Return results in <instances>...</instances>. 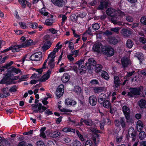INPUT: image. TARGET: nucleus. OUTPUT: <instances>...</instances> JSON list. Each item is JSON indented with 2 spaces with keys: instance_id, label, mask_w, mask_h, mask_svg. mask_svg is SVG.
I'll return each mask as SVG.
<instances>
[{
  "instance_id": "obj_1",
  "label": "nucleus",
  "mask_w": 146,
  "mask_h": 146,
  "mask_svg": "<svg viewBox=\"0 0 146 146\" xmlns=\"http://www.w3.org/2000/svg\"><path fill=\"white\" fill-rule=\"evenodd\" d=\"M38 100L36 99L35 102V104H32L31 105V109L33 111V113H37L39 111L40 113H42L48 108V107L42 106L40 103H38Z\"/></svg>"
},
{
  "instance_id": "obj_2",
  "label": "nucleus",
  "mask_w": 146,
  "mask_h": 146,
  "mask_svg": "<svg viewBox=\"0 0 146 146\" xmlns=\"http://www.w3.org/2000/svg\"><path fill=\"white\" fill-rule=\"evenodd\" d=\"M122 111L126 119V122H132L133 120L131 117L130 108L126 106H123L122 107Z\"/></svg>"
},
{
  "instance_id": "obj_3",
  "label": "nucleus",
  "mask_w": 146,
  "mask_h": 146,
  "mask_svg": "<svg viewBox=\"0 0 146 146\" xmlns=\"http://www.w3.org/2000/svg\"><path fill=\"white\" fill-rule=\"evenodd\" d=\"M142 86H140L139 87L132 88L129 89V92L128 93L127 95L130 97H133L135 96L139 95L141 94V92L143 89Z\"/></svg>"
},
{
  "instance_id": "obj_4",
  "label": "nucleus",
  "mask_w": 146,
  "mask_h": 146,
  "mask_svg": "<svg viewBox=\"0 0 146 146\" xmlns=\"http://www.w3.org/2000/svg\"><path fill=\"white\" fill-rule=\"evenodd\" d=\"M128 132V135L127 136V138L128 139L129 137L130 138L132 139V141H134L137 138V131H135L133 127H131L129 128Z\"/></svg>"
},
{
  "instance_id": "obj_5",
  "label": "nucleus",
  "mask_w": 146,
  "mask_h": 146,
  "mask_svg": "<svg viewBox=\"0 0 146 146\" xmlns=\"http://www.w3.org/2000/svg\"><path fill=\"white\" fill-rule=\"evenodd\" d=\"M42 58V53L40 52H36L31 56L30 59L34 61H40Z\"/></svg>"
},
{
  "instance_id": "obj_6",
  "label": "nucleus",
  "mask_w": 146,
  "mask_h": 146,
  "mask_svg": "<svg viewBox=\"0 0 146 146\" xmlns=\"http://www.w3.org/2000/svg\"><path fill=\"white\" fill-rule=\"evenodd\" d=\"M10 75L7 74L0 82V84H6L7 85L14 84L13 81L10 79Z\"/></svg>"
},
{
  "instance_id": "obj_7",
  "label": "nucleus",
  "mask_w": 146,
  "mask_h": 146,
  "mask_svg": "<svg viewBox=\"0 0 146 146\" xmlns=\"http://www.w3.org/2000/svg\"><path fill=\"white\" fill-rule=\"evenodd\" d=\"M121 63L122 67L124 68H127L131 64V61L127 57H124L121 59Z\"/></svg>"
},
{
  "instance_id": "obj_8",
  "label": "nucleus",
  "mask_w": 146,
  "mask_h": 146,
  "mask_svg": "<svg viewBox=\"0 0 146 146\" xmlns=\"http://www.w3.org/2000/svg\"><path fill=\"white\" fill-rule=\"evenodd\" d=\"M114 81L113 86L115 90H116L121 84V82L119 77L117 76L114 77Z\"/></svg>"
},
{
  "instance_id": "obj_9",
  "label": "nucleus",
  "mask_w": 146,
  "mask_h": 146,
  "mask_svg": "<svg viewBox=\"0 0 146 146\" xmlns=\"http://www.w3.org/2000/svg\"><path fill=\"white\" fill-rule=\"evenodd\" d=\"M64 87L63 85H61L57 88L56 92V96L58 97V98H60L64 92Z\"/></svg>"
},
{
  "instance_id": "obj_10",
  "label": "nucleus",
  "mask_w": 146,
  "mask_h": 146,
  "mask_svg": "<svg viewBox=\"0 0 146 146\" xmlns=\"http://www.w3.org/2000/svg\"><path fill=\"white\" fill-rule=\"evenodd\" d=\"M89 115L87 114L85 116V119H84L82 118L80 120V121L83 122L87 125L91 126L93 124V122L91 119H87V118H89Z\"/></svg>"
},
{
  "instance_id": "obj_11",
  "label": "nucleus",
  "mask_w": 146,
  "mask_h": 146,
  "mask_svg": "<svg viewBox=\"0 0 146 146\" xmlns=\"http://www.w3.org/2000/svg\"><path fill=\"white\" fill-rule=\"evenodd\" d=\"M121 34L125 37H128L132 33V30L130 29H123L121 31Z\"/></svg>"
},
{
  "instance_id": "obj_12",
  "label": "nucleus",
  "mask_w": 146,
  "mask_h": 146,
  "mask_svg": "<svg viewBox=\"0 0 146 146\" xmlns=\"http://www.w3.org/2000/svg\"><path fill=\"white\" fill-rule=\"evenodd\" d=\"M116 10L111 7H110L107 9L106 13L108 15L111 17H114L116 15Z\"/></svg>"
},
{
  "instance_id": "obj_13",
  "label": "nucleus",
  "mask_w": 146,
  "mask_h": 146,
  "mask_svg": "<svg viewBox=\"0 0 146 146\" xmlns=\"http://www.w3.org/2000/svg\"><path fill=\"white\" fill-rule=\"evenodd\" d=\"M51 70L49 69L46 73L39 80L40 82H43L48 80L50 77V74H51Z\"/></svg>"
},
{
  "instance_id": "obj_14",
  "label": "nucleus",
  "mask_w": 146,
  "mask_h": 146,
  "mask_svg": "<svg viewBox=\"0 0 146 146\" xmlns=\"http://www.w3.org/2000/svg\"><path fill=\"white\" fill-rule=\"evenodd\" d=\"M103 45L101 43L98 42L94 44L93 47L94 50L98 52H102Z\"/></svg>"
},
{
  "instance_id": "obj_15",
  "label": "nucleus",
  "mask_w": 146,
  "mask_h": 146,
  "mask_svg": "<svg viewBox=\"0 0 146 146\" xmlns=\"http://www.w3.org/2000/svg\"><path fill=\"white\" fill-rule=\"evenodd\" d=\"M106 96L105 94L104 93H101L100 94L98 97V102L101 104H102L106 100Z\"/></svg>"
},
{
  "instance_id": "obj_16",
  "label": "nucleus",
  "mask_w": 146,
  "mask_h": 146,
  "mask_svg": "<svg viewBox=\"0 0 146 146\" xmlns=\"http://www.w3.org/2000/svg\"><path fill=\"white\" fill-rule=\"evenodd\" d=\"M97 99L95 96H91L89 98V102L92 106H95L97 103Z\"/></svg>"
},
{
  "instance_id": "obj_17",
  "label": "nucleus",
  "mask_w": 146,
  "mask_h": 146,
  "mask_svg": "<svg viewBox=\"0 0 146 146\" xmlns=\"http://www.w3.org/2000/svg\"><path fill=\"white\" fill-rule=\"evenodd\" d=\"M108 6V3L106 1L100 2V4L98 8L100 9L103 10L106 9Z\"/></svg>"
},
{
  "instance_id": "obj_18",
  "label": "nucleus",
  "mask_w": 146,
  "mask_h": 146,
  "mask_svg": "<svg viewBox=\"0 0 146 146\" xmlns=\"http://www.w3.org/2000/svg\"><path fill=\"white\" fill-rule=\"evenodd\" d=\"M70 75L67 73H64L61 78V80L63 83H66L68 82L70 80Z\"/></svg>"
},
{
  "instance_id": "obj_19",
  "label": "nucleus",
  "mask_w": 146,
  "mask_h": 146,
  "mask_svg": "<svg viewBox=\"0 0 146 146\" xmlns=\"http://www.w3.org/2000/svg\"><path fill=\"white\" fill-rule=\"evenodd\" d=\"M51 1L54 5L59 7H62L64 3L63 0H51Z\"/></svg>"
},
{
  "instance_id": "obj_20",
  "label": "nucleus",
  "mask_w": 146,
  "mask_h": 146,
  "mask_svg": "<svg viewBox=\"0 0 146 146\" xmlns=\"http://www.w3.org/2000/svg\"><path fill=\"white\" fill-rule=\"evenodd\" d=\"M94 92L95 93H99L106 90V88L105 87H97L93 88Z\"/></svg>"
},
{
  "instance_id": "obj_21",
  "label": "nucleus",
  "mask_w": 146,
  "mask_h": 146,
  "mask_svg": "<svg viewBox=\"0 0 146 146\" xmlns=\"http://www.w3.org/2000/svg\"><path fill=\"white\" fill-rule=\"evenodd\" d=\"M25 47V45L22 44L21 45H17L12 46V51L13 52H17L19 51L20 48Z\"/></svg>"
},
{
  "instance_id": "obj_22",
  "label": "nucleus",
  "mask_w": 146,
  "mask_h": 146,
  "mask_svg": "<svg viewBox=\"0 0 146 146\" xmlns=\"http://www.w3.org/2000/svg\"><path fill=\"white\" fill-rule=\"evenodd\" d=\"M8 72L11 74L12 72L15 73L16 74L20 73L21 70L19 69H17L13 66H11L8 70Z\"/></svg>"
},
{
  "instance_id": "obj_23",
  "label": "nucleus",
  "mask_w": 146,
  "mask_h": 146,
  "mask_svg": "<svg viewBox=\"0 0 146 146\" xmlns=\"http://www.w3.org/2000/svg\"><path fill=\"white\" fill-rule=\"evenodd\" d=\"M138 104L141 109L145 108L146 105V101L144 99H142L138 102Z\"/></svg>"
},
{
  "instance_id": "obj_24",
  "label": "nucleus",
  "mask_w": 146,
  "mask_h": 146,
  "mask_svg": "<svg viewBox=\"0 0 146 146\" xmlns=\"http://www.w3.org/2000/svg\"><path fill=\"white\" fill-rule=\"evenodd\" d=\"M108 42L111 44L115 45L118 42V41L114 37H111L108 38Z\"/></svg>"
},
{
  "instance_id": "obj_25",
  "label": "nucleus",
  "mask_w": 146,
  "mask_h": 146,
  "mask_svg": "<svg viewBox=\"0 0 146 146\" xmlns=\"http://www.w3.org/2000/svg\"><path fill=\"white\" fill-rule=\"evenodd\" d=\"M54 21V19H48L46 20L45 22L44 23V24L47 26H51L52 25Z\"/></svg>"
},
{
  "instance_id": "obj_26",
  "label": "nucleus",
  "mask_w": 146,
  "mask_h": 146,
  "mask_svg": "<svg viewBox=\"0 0 146 146\" xmlns=\"http://www.w3.org/2000/svg\"><path fill=\"white\" fill-rule=\"evenodd\" d=\"M137 129L139 131H141L143 128V124L142 122L140 120L137 121Z\"/></svg>"
},
{
  "instance_id": "obj_27",
  "label": "nucleus",
  "mask_w": 146,
  "mask_h": 146,
  "mask_svg": "<svg viewBox=\"0 0 146 146\" xmlns=\"http://www.w3.org/2000/svg\"><path fill=\"white\" fill-rule=\"evenodd\" d=\"M105 108H110V109H111V105L110 102L108 100H106L105 101L103 104H101Z\"/></svg>"
},
{
  "instance_id": "obj_28",
  "label": "nucleus",
  "mask_w": 146,
  "mask_h": 146,
  "mask_svg": "<svg viewBox=\"0 0 146 146\" xmlns=\"http://www.w3.org/2000/svg\"><path fill=\"white\" fill-rule=\"evenodd\" d=\"M108 53H106V55L108 56H110L113 55L114 54V50L111 46H109L108 49Z\"/></svg>"
},
{
  "instance_id": "obj_29",
  "label": "nucleus",
  "mask_w": 146,
  "mask_h": 146,
  "mask_svg": "<svg viewBox=\"0 0 146 146\" xmlns=\"http://www.w3.org/2000/svg\"><path fill=\"white\" fill-rule=\"evenodd\" d=\"M51 42L49 41H47L44 44L42 48L44 50H46L49 48L51 45Z\"/></svg>"
},
{
  "instance_id": "obj_30",
  "label": "nucleus",
  "mask_w": 146,
  "mask_h": 146,
  "mask_svg": "<svg viewBox=\"0 0 146 146\" xmlns=\"http://www.w3.org/2000/svg\"><path fill=\"white\" fill-rule=\"evenodd\" d=\"M65 103L67 105H72L75 104H76V102L73 100L68 99L66 100Z\"/></svg>"
},
{
  "instance_id": "obj_31",
  "label": "nucleus",
  "mask_w": 146,
  "mask_h": 146,
  "mask_svg": "<svg viewBox=\"0 0 146 146\" xmlns=\"http://www.w3.org/2000/svg\"><path fill=\"white\" fill-rule=\"evenodd\" d=\"M61 133L58 131H54L52 132L50 136L53 138H56L60 135Z\"/></svg>"
},
{
  "instance_id": "obj_32",
  "label": "nucleus",
  "mask_w": 146,
  "mask_h": 146,
  "mask_svg": "<svg viewBox=\"0 0 146 146\" xmlns=\"http://www.w3.org/2000/svg\"><path fill=\"white\" fill-rule=\"evenodd\" d=\"M62 131L67 133L69 132H73L74 133H75V130L71 129L70 127H64L62 130Z\"/></svg>"
},
{
  "instance_id": "obj_33",
  "label": "nucleus",
  "mask_w": 146,
  "mask_h": 146,
  "mask_svg": "<svg viewBox=\"0 0 146 146\" xmlns=\"http://www.w3.org/2000/svg\"><path fill=\"white\" fill-rule=\"evenodd\" d=\"M136 57L140 61V63L141 64L142 61L143 60L144 56L141 53H138L136 55Z\"/></svg>"
},
{
  "instance_id": "obj_34",
  "label": "nucleus",
  "mask_w": 146,
  "mask_h": 146,
  "mask_svg": "<svg viewBox=\"0 0 146 146\" xmlns=\"http://www.w3.org/2000/svg\"><path fill=\"white\" fill-rule=\"evenodd\" d=\"M46 129L45 127H43L41 128L40 130V136L41 137L45 138H46V136L45 133H44V131Z\"/></svg>"
},
{
  "instance_id": "obj_35",
  "label": "nucleus",
  "mask_w": 146,
  "mask_h": 146,
  "mask_svg": "<svg viewBox=\"0 0 146 146\" xmlns=\"http://www.w3.org/2000/svg\"><path fill=\"white\" fill-rule=\"evenodd\" d=\"M133 45V43L131 40H128L126 44V46L128 48H131Z\"/></svg>"
},
{
  "instance_id": "obj_36",
  "label": "nucleus",
  "mask_w": 146,
  "mask_h": 146,
  "mask_svg": "<svg viewBox=\"0 0 146 146\" xmlns=\"http://www.w3.org/2000/svg\"><path fill=\"white\" fill-rule=\"evenodd\" d=\"M146 134L144 131H141L139 134V139L141 140L143 139L146 137Z\"/></svg>"
},
{
  "instance_id": "obj_37",
  "label": "nucleus",
  "mask_w": 146,
  "mask_h": 146,
  "mask_svg": "<svg viewBox=\"0 0 146 146\" xmlns=\"http://www.w3.org/2000/svg\"><path fill=\"white\" fill-rule=\"evenodd\" d=\"M54 59H51L48 63V65L50 66V69L54 68V67L55 64L54 63Z\"/></svg>"
},
{
  "instance_id": "obj_38",
  "label": "nucleus",
  "mask_w": 146,
  "mask_h": 146,
  "mask_svg": "<svg viewBox=\"0 0 146 146\" xmlns=\"http://www.w3.org/2000/svg\"><path fill=\"white\" fill-rule=\"evenodd\" d=\"M120 125H121L122 128H124L125 127L126 124L124 117H121L120 118Z\"/></svg>"
},
{
  "instance_id": "obj_39",
  "label": "nucleus",
  "mask_w": 146,
  "mask_h": 146,
  "mask_svg": "<svg viewBox=\"0 0 146 146\" xmlns=\"http://www.w3.org/2000/svg\"><path fill=\"white\" fill-rule=\"evenodd\" d=\"M102 77L106 80H108L109 78V76L107 73L105 71H103L101 74Z\"/></svg>"
},
{
  "instance_id": "obj_40",
  "label": "nucleus",
  "mask_w": 146,
  "mask_h": 146,
  "mask_svg": "<svg viewBox=\"0 0 146 146\" xmlns=\"http://www.w3.org/2000/svg\"><path fill=\"white\" fill-rule=\"evenodd\" d=\"M95 66V70L96 72H99L101 70L102 68V66L101 65L97 64H96Z\"/></svg>"
},
{
  "instance_id": "obj_41",
  "label": "nucleus",
  "mask_w": 146,
  "mask_h": 146,
  "mask_svg": "<svg viewBox=\"0 0 146 146\" xmlns=\"http://www.w3.org/2000/svg\"><path fill=\"white\" fill-rule=\"evenodd\" d=\"M99 135L96 134H94L93 135L92 139L94 141V143L96 144V140L99 141Z\"/></svg>"
},
{
  "instance_id": "obj_42",
  "label": "nucleus",
  "mask_w": 146,
  "mask_h": 146,
  "mask_svg": "<svg viewBox=\"0 0 146 146\" xmlns=\"http://www.w3.org/2000/svg\"><path fill=\"white\" fill-rule=\"evenodd\" d=\"M14 139L12 138L7 139L5 141V143L6 146H10L12 143Z\"/></svg>"
},
{
  "instance_id": "obj_43",
  "label": "nucleus",
  "mask_w": 146,
  "mask_h": 146,
  "mask_svg": "<svg viewBox=\"0 0 146 146\" xmlns=\"http://www.w3.org/2000/svg\"><path fill=\"white\" fill-rule=\"evenodd\" d=\"M88 61L90 65L95 66L96 64V62L93 58H89Z\"/></svg>"
},
{
  "instance_id": "obj_44",
  "label": "nucleus",
  "mask_w": 146,
  "mask_h": 146,
  "mask_svg": "<svg viewBox=\"0 0 146 146\" xmlns=\"http://www.w3.org/2000/svg\"><path fill=\"white\" fill-rule=\"evenodd\" d=\"M75 133L81 141H84V138L83 135L81 134L78 131L75 130Z\"/></svg>"
},
{
  "instance_id": "obj_45",
  "label": "nucleus",
  "mask_w": 146,
  "mask_h": 146,
  "mask_svg": "<svg viewBox=\"0 0 146 146\" xmlns=\"http://www.w3.org/2000/svg\"><path fill=\"white\" fill-rule=\"evenodd\" d=\"M78 70L80 71V74H82L83 72L84 73L85 71L86 70V69L84 66L82 65L80 68H78Z\"/></svg>"
},
{
  "instance_id": "obj_46",
  "label": "nucleus",
  "mask_w": 146,
  "mask_h": 146,
  "mask_svg": "<svg viewBox=\"0 0 146 146\" xmlns=\"http://www.w3.org/2000/svg\"><path fill=\"white\" fill-rule=\"evenodd\" d=\"M74 92L77 94H79L81 92V89L79 86H76L74 87Z\"/></svg>"
},
{
  "instance_id": "obj_47",
  "label": "nucleus",
  "mask_w": 146,
  "mask_h": 146,
  "mask_svg": "<svg viewBox=\"0 0 146 146\" xmlns=\"http://www.w3.org/2000/svg\"><path fill=\"white\" fill-rule=\"evenodd\" d=\"M92 28L95 31L98 30L100 28L99 25L97 23H95L92 25Z\"/></svg>"
},
{
  "instance_id": "obj_48",
  "label": "nucleus",
  "mask_w": 146,
  "mask_h": 146,
  "mask_svg": "<svg viewBox=\"0 0 146 146\" xmlns=\"http://www.w3.org/2000/svg\"><path fill=\"white\" fill-rule=\"evenodd\" d=\"M109 46H103L102 48V52L106 54V53H108V50Z\"/></svg>"
},
{
  "instance_id": "obj_49",
  "label": "nucleus",
  "mask_w": 146,
  "mask_h": 146,
  "mask_svg": "<svg viewBox=\"0 0 146 146\" xmlns=\"http://www.w3.org/2000/svg\"><path fill=\"white\" fill-rule=\"evenodd\" d=\"M17 89V87L16 85H14L9 90L10 92H15Z\"/></svg>"
},
{
  "instance_id": "obj_50",
  "label": "nucleus",
  "mask_w": 146,
  "mask_h": 146,
  "mask_svg": "<svg viewBox=\"0 0 146 146\" xmlns=\"http://www.w3.org/2000/svg\"><path fill=\"white\" fill-rule=\"evenodd\" d=\"M32 42L33 40L31 39H30L25 42L26 43L25 44H23L25 45V47L27 46L30 45H33V44Z\"/></svg>"
},
{
  "instance_id": "obj_51",
  "label": "nucleus",
  "mask_w": 146,
  "mask_h": 146,
  "mask_svg": "<svg viewBox=\"0 0 146 146\" xmlns=\"http://www.w3.org/2000/svg\"><path fill=\"white\" fill-rule=\"evenodd\" d=\"M120 29V28L119 27H115L112 28L110 29V30L111 31L114 32L118 34L119 33V31Z\"/></svg>"
},
{
  "instance_id": "obj_52",
  "label": "nucleus",
  "mask_w": 146,
  "mask_h": 146,
  "mask_svg": "<svg viewBox=\"0 0 146 146\" xmlns=\"http://www.w3.org/2000/svg\"><path fill=\"white\" fill-rule=\"evenodd\" d=\"M67 58L69 60L72 62H73L74 60V59L73 57V55L71 54H68L67 56Z\"/></svg>"
},
{
  "instance_id": "obj_53",
  "label": "nucleus",
  "mask_w": 146,
  "mask_h": 146,
  "mask_svg": "<svg viewBox=\"0 0 146 146\" xmlns=\"http://www.w3.org/2000/svg\"><path fill=\"white\" fill-rule=\"evenodd\" d=\"M72 144L73 146H81V144L80 142L78 141H74Z\"/></svg>"
},
{
  "instance_id": "obj_54",
  "label": "nucleus",
  "mask_w": 146,
  "mask_h": 146,
  "mask_svg": "<svg viewBox=\"0 0 146 146\" xmlns=\"http://www.w3.org/2000/svg\"><path fill=\"white\" fill-rule=\"evenodd\" d=\"M19 24L20 25V27L23 29H25L28 28V27L26 25L25 23L20 22L19 23Z\"/></svg>"
},
{
  "instance_id": "obj_55",
  "label": "nucleus",
  "mask_w": 146,
  "mask_h": 146,
  "mask_svg": "<svg viewBox=\"0 0 146 146\" xmlns=\"http://www.w3.org/2000/svg\"><path fill=\"white\" fill-rule=\"evenodd\" d=\"M93 144L92 141L90 140H87L85 144V146H93Z\"/></svg>"
},
{
  "instance_id": "obj_56",
  "label": "nucleus",
  "mask_w": 146,
  "mask_h": 146,
  "mask_svg": "<svg viewBox=\"0 0 146 146\" xmlns=\"http://www.w3.org/2000/svg\"><path fill=\"white\" fill-rule=\"evenodd\" d=\"M125 19L127 21L129 22H132L133 20V18L129 16H126Z\"/></svg>"
},
{
  "instance_id": "obj_57",
  "label": "nucleus",
  "mask_w": 146,
  "mask_h": 146,
  "mask_svg": "<svg viewBox=\"0 0 146 146\" xmlns=\"http://www.w3.org/2000/svg\"><path fill=\"white\" fill-rule=\"evenodd\" d=\"M19 2L21 5L22 7L25 8L26 6V0H19Z\"/></svg>"
},
{
  "instance_id": "obj_58",
  "label": "nucleus",
  "mask_w": 146,
  "mask_h": 146,
  "mask_svg": "<svg viewBox=\"0 0 146 146\" xmlns=\"http://www.w3.org/2000/svg\"><path fill=\"white\" fill-rule=\"evenodd\" d=\"M40 77V74H36L35 73L32 75L31 78V79H32L33 78H39Z\"/></svg>"
},
{
  "instance_id": "obj_59",
  "label": "nucleus",
  "mask_w": 146,
  "mask_h": 146,
  "mask_svg": "<svg viewBox=\"0 0 146 146\" xmlns=\"http://www.w3.org/2000/svg\"><path fill=\"white\" fill-rule=\"evenodd\" d=\"M69 67L71 70H73L76 72H77L78 68L76 66L74 65V66H70Z\"/></svg>"
},
{
  "instance_id": "obj_60",
  "label": "nucleus",
  "mask_w": 146,
  "mask_h": 146,
  "mask_svg": "<svg viewBox=\"0 0 146 146\" xmlns=\"http://www.w3.org/2000/svg\"><path fill=\"white\" fill-rule=\"evenodd\" d=\"M140 21L143 24L146 25V17H142Z\"/></svg>"
},
{
  "instance_id": "obj_61",
  "label": "nucleus",
  "mask_w": 146,
  "mask_h": 146,
  "mask_svg": "<svg viewBox=\"0 0 146 146\" xmlns=\"http://www.w3.org/2000/svg\"><path fill=\"white\" fill-rule=\"evenodd\" d=\"M112 17L111 19V22L113 23L114 24H117V18L116 17H115V16Z\"/></svg>"
},
{
  "instance_id": "obj_62",
  "label": "nucleus",
  "mask_w": 146,
  "mask_h": 146,
  "mask_svg": "<svg viewBox=\"0 0 146 146\" xmlns=\"http://www.w3.org/2000/svg\"><path fill=\"white\" fill-rule=\"evenodd\" d=\"M139 41L140 42L143 44L146 43V38L144 37H140Z\"/></svg>"
},
{
  "instance_id": "obj_63",
  "label": "nucleus",
  "mask_w": 146,
  "mask_h": 146,
  "mask_svg": "<svg viewBox=\"0 0 146 146\" xmlns=\"http://www.w3.org/2000/svg\"><path fill=\"white\" fill-rule=\"evenodd\" d=\"M118 14L121 17H123L125 15V14L124 12L121 11L120 10H119L117 11Z\"/></svg>"
},
{
  "instance_id": "obj_64",
  "label": "nucleus",
  "mask_w": 146,
  "mask_h": 146,
  "mask_svg": "<svg viewBox=\"0 0 146 146\" xmlns=\"http://www.w3.org/2000/svg\"><path fill=\"white\" fill-rule=\"evenodd\" d=\"M38 24L36 23H33L30 25V27L33 29H35L37 28Z\"/></svg>"
}]
</instances>
